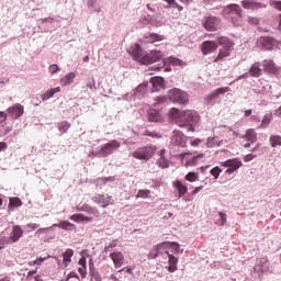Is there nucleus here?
Listing matches in <instances>:
<instances>
[{
    "label": "nucleus",
    "instance_id": "680f3d73",
    "mask_svg": "<svg viewBox=\"0 0 281 281\" xmlns=\"http://www.w3.org/2000/svg\"><path fill=\"white\" fill-rule=\"evenodd\" d=\"M256 157H258V154H248V155L244 156V161H246V162L254 161V159H256Z\"/></svg>",
    "mask_w": 281,
    "mask_h": 281
},
{
    "label": "nucleus",
    "instance_id": "c85d7f7f",
    "mask_svg": "<svg viewBox=\"0 0 281 281\" xmlns=\"http://www.w3.org/2000/svg\"><path fill=\"white\" fill-rule=\"evenodd\" d=\"M173 188L178 190V199H181L188 194V186L183 184L180 180L173 182Z\"/></svg>",
    "mask_w": 281,
    "mask_h": 281
},
{
    "label": "nucleus",
    "instance_id": "6ab92c4d",
    "mask_svg": "<svg viewBox=\"0 0 281 281\" xmlns=\"http://www.w3.org/2000/svg\"><path fill=\"white\" fill-rule=\"evenodd\" d=\"M241 5L245 10H260L262 8H267V4L254 0H244L241 1Z\"/></svg>",
    "mask_w": 281,
    "mask_h": 281
},
{
    "label": "nucleus",
    "instance_id": "72a5a7b5",
    "mask_svg": "<svg viewBox=\"0 0 281 281\" xmlns=\"http://www.w3.org/2000/svg\"><path fill=\"white\" fill-rule=\"evenodd\" d=\"M205 146L206 148H215V146H223V140H220L218 136L207 137Z\"/></svg>",
    "mask_w": 281,
    "mask_h": 281
},
{
    "label": "nucleus",
    "instance_id": "49530a36",
    "mask_svg": "<svg viewBox=\"0 0 281 281\" xmlns=\"http://www.w3.org/2000/svg\"><path fill=\"white\" fill-rule=\"evenodd\" d=\"M221 172H223V169L218 166H215L210 170V175L214 177L215 180L221 177Z\"/></svg>",
    "mask_w": 281,
    "mask_h": 281
},
{
    "label": "nucleus",
    "instance_id": "f704fd0d",
    "mask_svg": "<svg viewBox=\"0 0 281 281\" xmlns=\"http://www.w3.org/2000/svg\"><path fill=\"white\" fill-rule=\"evenodd\" d=\"M245 138L246 142H250V144H256V142H258V134L256 133V130L250 128L246 131Z\"/></svg>",
    "mask_w": 281,
    "mask_h": 281
},
{
    "label": "nucleus",
    "instance_id": "9d476101",
    "mask_svg": "<svg viewBox=\"0 0 281 281\" xmlns=\"http://www.w3.org/2000/svg\"><path fill=\"white\" fill-rule=\"evenodd\" d=\"M225 170V175H234L239 168H243V160L240 158H231L220 162Z\"/></svg>",
    "mask_w": 281,
    "mask_h": 281
},
{
    "label": "nucleus",
    "instance_id": "b1692460",
    "mask_svg": "<svg viewBox=\"0 0 281 281\" xmlns=\"http://www.w3.org/2000/svg\"><path fill=\"white\" fill-rule=\"evenodd\" d=\"M168 271L169 273H175V271H177L179 269L178 265H179V258H177L176 256H173L172 254H168Z\"/></svg>",
    "mask_w": 281,
    "mask_h": 281
},
{
    "label": "nucleus",
    "instance_id": "4468645a",
    "mask_svg": "<svg viewBox=\"0 0 281 281\" xmlns=\"http://www.w3.org/2000/svg\"><path fill=\"white\" fill-rule=\"evenodd\" d=\"M7 113L12 120H19V117H22L23 113H25V108L21 103H15L7 109Z\"/></svg>",
    "mask_w": 281,
    "mask_h": 281
},
{
    "label": "nucleus",
    "instance_id": "412c9836",
    "mask_svg": "<svg viewBox=\"0 0 281 281\" xmlns=\"http://www.w3.org/2000/svg\"><path fill=\"white\" fill-rule=\"evenodd\" d=\"M260 45H262L263 48L271 50L276 45H278V41L271 36H262L259 40Z\"/></svg>",
    "mask_w": 281,
    "mask_h": 281
},
{
    "label": "nucleus",
    "instance_id": "052dcab7",
    "mask_svg": "<svg viewBox=\"0 0 281 281\" xmlns=\"http://www.w3.org/2000/svg\"><path fill=\"white\" fill-rule=\"evenodd\" d=\"M89 276L93 278L95 281H102V276L100 274V271L90 272Z\"/></svg>",
    "mask_w": 281,
    "mask_h": 281
},
{
    "label": "nucleus",
    "instance_id": "e2e57ef3",
    "mask_svg": "<svg viewBox=\"0 0 281 281\" xmlns=\"http://www.w3.org/2000/svg\"><path fill=\"white\" fill-rule=\"evenodd\" d=\"M78 273L81 276L82 279L87 278V267L81 266L78 268Z\"/></svg>",
    "mask_w": 281,
    "mask_h": 281
},
{
    "label": "nucleus",
    "instance_id": "39448f33",
    "mask_svg": "<svg viewBox=\"0 0 281 281\" xmlns=\"http://www.w3.org/2000/svg\"><path fill=\"white\" fill-rule=\"evenodd\" d=\"M169 99L175 104H180L182 106H186V104L190 102V97L188 95V92L178 88L169 90Z\"/></svg>",
    "mask_w": 281,
    "mask_h": 281
},
{
    "label": "nucleus",
    "instance_id": "6e6d98bb",
    "mask_svg": "<svg viewBox=\"0 0 281 281\" xmlns=\"http://www.w3.org/2000/svg\"><path fill=\"white\" fill-rule=\"evenodd\" d=\"M155 102V106H157V104H166V102H168V98H166L165 95H159L156 97Z\"/></svg>",
    "mask_w": 281,
    "mask_h": 281
},
{
    "label": "nucleus",
    "instance_id": "ddd939ff",
    "mask_svg": "<svg viewBox=\"0 0 281 281\" xmlns=\"http://www.w3.org/2000/svg\"><path fill=\"white\" fill-rule=\"evenodd\" d=\"M171 144H173V146H179L180 148H186L188 144V137H186L181 131L175 130L171 136Z\"/></svg>",
    "mask_w": 281,
    "mask_h": 281
},
{
    "label": "nucleus",
    "instance_id": "a19ab883",
    "mask_svg": "<svg viewBox=\"0 0 281 281\" xmlns=\"http://www.w3.org/2000/svg\"><path fill=\"white\" fill-rule=\"evenodd\" d=\"M57 128L60 135H65V133H67V131L71 128V123H69L68 121H61L57 124Z\"/></svg>",
    "mask_w": 281,
    "mask_h": 281
},
{
    "label": "nucleus",
    "instance_id": "2f4dec72",
    "mask_svg": "<svg viewBox=\"0 0 281 281\" xmlns=\"http://www.w3.org/2000/svg\"><path fill=\"white\" fill-rule=\"evenodd\" d=\"M159 159H158V166L160 168H170V160L166 158V149H161L159 151Z\"/></svg>",
    "mask_w": 281,
    "mask_h": 281
},
{
    "label": "nucleus",
    "instance_id": "7ed1b4c3",
    "mask_svg": "<svg viewBox=\"0 0 281 281\" xmlns=\"http://www.w3.org/2000/svg\"><path fill=\"white\" fill-rule=\"evenodd\" d=\"M222 16H224L226 21H231L233 25H236V23L243 19V9L236 3L228 4L223 8Z\"/></svg>",
    "mask_w": 281,
    "mask_h": 281
},
{
    "label": "nucleus",
    "instance_id": "393cba45",
    "mask_svg": "<svg viewBox=\"0 0 281 281\" xmlns=\"http://www.w3.org/2000/svg\"><path fill=\"white\" fill-rule=\"evenodd\" d=\"M147 120L148 122H164V117L161 116V113L157 109H151L148 111Z\"/></svg>",
    "mask_w": 281,
    "mask_h": 281
},
{
    "label": "nucleus",
    "instance_id": "9b49d317",
    "mask_svg": "<svg viewBox=\"0 0 281 281\" xmlns=\"http://www.w3.org/2000/svg\"><path fill=\"white\" fill-rule=\"evenodd\" d=\"M271 263L267 257L257 258L256 265L254 267L255 273H258V277L262 276V273H269V269Z\"/></svg>",
    "mask_w": 281,
    "mask_h": 281
},
{
    "label": "nucleus",
    "instance_id": "37998d69",
    "mask_svg": "<svg viewBox=\"0 0 281 281\" xmlns=\"http://www.w3.org/2000/svg\"><path fill=\"white\" fill-rule=\"evenodd\" d=\"M270 146L272 148H278V146H281V136L280 135H271L269 138Z\"/></svg>",
    "mask_w": 281,
    "mask_h": 281
},
{
    "label": "nucleus",
    "instance_id": "c03bdc74",
    "mask_svg": "<svg viewBox=\"0 0 281 281\" xmlns=\"http://www.w3.org/2000/svg\"><path fill=\"white\" fill-rule=\"evenodd\" d=\"M186 181H189L190 183H194V181H199V172L191 171L188 172L184 177Z\"/></svg>",
    "mask_w": 281,
    "mask_h": 281
},
{
    "label": "nucleus",
    "instance_id": "7c9ffc66",
    "mask_svg": "<svg viewBox=\"0 0 281 281\" xmlns=\"http://www.w3.org/2000/svg\"><path fill=\"white\" fill-rule=\"evenodd\" d=\"M263 70L268 74H278V67H276V64L273 60H263L262 61Z\"/></svg>",
    "mask_w": 281,
    "mask_h": 281
},
{
    "label": "nucleus",
    "instance_id": "8fccbe9b",
    "mask_svg": "<svg viewBox=\"0 0 281 281\" xmlns=\"http://www.w3.org/2000/svg\"><path fill=\"white\" fill-rule=\"evenodd\" d=\"M137 196H140V199H149L150 198V190L140 189V190H138Z\"/></svg>",
    "mask_w": 281,
    "mask_h": 281
},
{
    "label": "nucleus",
    "instance_id": "1a4fd4ad",
    "mask_svg": "<svg viewBox=\"0 0 281 281\" xmlns=\"http://www.w3.org/2000/svg\"><path fill=\"white\" fill-rule=\"evenodd\" d=\"M153 155H155V147L144 146V147H138L132 154V157H134V159H139L140 161H148V159H153Z\"/></svg>",
    "mask_w": 281,
    "mask_h": 281
},
{
    "label": "nucleus",
    "instance_id": "bb28decb",
    "mask_svg": "<svg viewBox=\"0 0 281 281\" xmlns=\"http://www.w3.org/2000/svg\"><path fill=\"white\" fill-rule=\"evenodd\" d=\"M70 221H74L75 223H91L93 217L86 216L82 213H76L70 215Z\"/></svg>",
    "mask_w": 281,
    "mask_h": 281
},
{
    "label": "nucleus",
    "instance_id": "f3484780",
    "mask_svg": "<svg viewBox=\"0 0 281 281\" xmlns=\"http://www.w3.org/2000/svg\"><path fill=\"white\" fill-rule=\"evenodd\" d=\"M23 228L21 227V225H13L12 226V231L10 233V240L11 243H19L21 240V238H23Z\"/></svg>",
    "mask_w": 281,
    "mask_h": 281
},
{
    "label": "nucleus",
    "instance_id": "6e6552de",
    "mask_svg": "<svg viewBox=\"0 0 281 281\" xmlns=\"http://www.w3.org/2000/svg\"><path fill=\"white\" fill-rule=\"evenodd\" d=\"M202 26L206 32H216L221 27V18L212 14L205 15L202 19Z\"/></svg>",
    "mask_w": 281,
    "mask_h": 281
},
{
    "label": "nucleus",
    "instance_id": "69168bd1",
    "mask_svg": "<svg viewBox=\"0 0 281 281\" xmlns=\"http://www.w3.org/2000/svg\"><path fill=\"white\" fill-rule=\"evenodd\" d=\"M123 100H127V101L137 100V97L134 95V92H131V93L124 94Z\"/></svg>",
    "mask_w": 281,
    "mask_h": 281
},
{
    "label": "nucleus",
    "instance_id": "79ce46f5",
    "mask_svg": "<svg viewBox=\"0 0 281 281\" xmlns=\"http://www.w3.org/2000/svg\"><path fill=\"white\" fill-rule=\"evenodd\" d=\"M169 249H171L173 256H179V254H181V245L177 241H169Z\"/></svg>",
    "mask_w": 281,
    "mask_h": 281
},
{
    "label": "nucleus",
    "instance_id": "c9c22d12",
    "mask_svg": "<svg viewBox=\"0 0 281 281\" xmlns=\"http://www.w3.org/2000/svg\"><path fill=\"white\" fill-rule=\"evenodd\" d=\"M76 79V72H69L60 79L63 87H69Z\"/></svg>",
    "mask_w": 281,
    "mask_h": 281
},
{
    "label": "nucleus",
    "instance_id": "473e14b6",
    "mask_svg": "<svg viewBox=\"0 0 281 281\" xmlns=\"http://www.w3.org/2000/svg\"><path fill=\"white\" fill-rule=\"evenodd\" d=\"M21 205H23V202L20 198H10L8 210L9 212H13V210H16V207H21Z\"/></svg>",
    "mask_w": 281,
    "mask_h": 281
},
{
    "label": "nucleus",
    "instance_id": "58836bf2",
    "mask_svg": "<svg viewBox=\"0 0 281 281\" xmlns=\"http://www.w3.org/2000/svg\"><path fill=\"white\" fill-rule=\"evenodd\" d=\"M249 75L252 76V78H260V76H262V69H260V64H254L249 69Z\"/></svg>",
    "mask_w": 281,
    "mask_h": 281
},
{
    "label": "nucleus",
    "instance_id": "0eeeda50",
    "mask_svg": "<svg viewBox=\"0 0 281 281\" xmlns=\"http://www.w3.org/2000/svg\"><path fill=\"white\" fill-rule=\"evenodd\" d=\"M217 42L222 48H220L216 60H223V58H227V56H229L232 47H234V42L229 41L225 36L217 37Z\"/></svg>",
    "mask_w": 281,
    "mask_h": 281
},
{
    "label": "nucleus",
    "instance_id": "4c0bfd02",
    "mask_svg": "<svg viewBox=\"0 0 281 281\" xmlns=\"http://www.w3.org/2000/svg\"><path fill=\"white\" fill-rule=\"evenodd\" d=\"M79 254L81 257L78 261V265L80 267H87V258H91V254L89 252V249H83Z\"/></svg>",
    "mask_w": 281,
    "mask_h": 281
},
{
    "label": "nucleus",
    "instance_id": "774afa93",
    "mask_svg": "<svg viewBox=\"0 0 281 281\" xmlns=\"http://www.w3.org/2000/svg\"><path fill=\"white\" fill-rule=\"evenodd\" d=\"M87 87H88V89H95V79H90L87 82Z\"/></svg>",
    "mask_w": 281,
    "mask_h": 281
},
{
    "label": "nucleus",
    "instance_id": "a18cd8bd",
    "mask_svg": "<svg viewBox=\"0 0 281 281\" xmlns=\"http://www.w3.org/2000/svg\"><path fill=\"white\" fill-rule=\"evenodd\" d=\"M203 157H205V154H203V153H200V154H196V155L192 156L188 160L189 166H196V164H199V159H203Z\"/></svg>",
    "mask_w": 281,
    "mask_h": 281
},
{
    "label": "nucleus",
    "instance_id": "20e7f679",
    "mask_svg": "<svg viewBox=\"0 0 281 281\" xmlns=\"http://www.w3.org/2000/svg\"><path fill=\"white\" fill-rule=\"evenodd\" d=\"M120 146H121L120 142L112 139L109 143L93 149L90 153V157H99V158L109 157V155H113V151L117 150Z\"/></svg>",
    "mask_w": 281,
    "mask_h": 281
},
{
    "label": "nucleus",
    "instance_id": "f257e3e1",
    "mask_svg": "<svg viewBox=\"0 0 281 281\" xmlns=\"http://www.w3.org/2000/svg\"><path fill=\"white\" fill-rule=\"evenodd\" d=\"M131 56L140 65H153V63H159V60H161L160 64L153 66L151 69H154V71H161V69H164L166 74L172 71V68L168 65H173V67H183V65H186V61L175 56L164 58L161 50H150V53H148L144 50L139 44H134L131 47Z\"/></svg>",
    "mask_w": 281,
    "mask_h": 281
},
{
    "label": "nucleus",
    "instance_id": "dca6fc26",
    "mask_svg": "<svg viewBox=\"0 0 281 281\" xmlns=\"http://www.w3.org/2000/svg\"><path fill=\"white\" fill-rule=\"evenodd\" d=\"M218 40L215 41H204L202 43V54H204V56H207V54H214V52H216V49H218Z\"/></svg>",
    "mask_w": 281,
    "mask_h": 281
},
{
    "label": "nucleus",
    "instance_id": "de8ad7c7",
    "mask_svg": "<svg viewBox=\"0 0 281 281\" xmlns=\"http://www.w3.org/2000/svg\"><path fill=\"white\" fill-rule=\"evenodd\" d=\"M218 216H220V218L216 220V225H220L223 227V225H225V223H227V214L224 212H220Z\"/></svg>",
    "mask_w": 281,
    "mask_h": 281
},
{
    "label": "nucleus",
    "instance_id": "cd10ccee",
    "mask_svg": "<svg viewBox=\"0 0 281 281\" xmlns=\"http://www.w3.org/2000/svg\"><path fill=\"white\" fill-rule=\"evenodd\" d=\"M74 249L71 248H67L65 250V252L63 254V265H64V269H67L69 267V265H71V258H74Z\"/></svg>",
    "mask_w": 281,
    "mask_h": 281
},
{
    "label": "nucleus",
    "instance_id": "aec40b11",
    "mask_svg": "<svg viewBox=\"0 0 281 281\" xmlns=\"http://www.w3.org/2000/svg\"><path fill=\"white\" fill-rule=\"evenodd\" d=\"M110 258L113 261L115 269H120L124 265V254H122V251L111 252Z\"/></svg>",
    "mask_w": 281,
    "mask_h": 281
},
{
    "label": "nucleus",
    "instance_id": "5fc2aeb1",
    "mask_svg": "<svg viewBox=\"0 0 281 281\" xmlns=\"http://www.w3.org/2000/svg\"><path fill=\"white\" fill-rule=\"evenodd\" d=\"M144 135L146 136V137H153V138H157V139H159V138H161V135L159 134V133H157V132H150V131H148V130H146L145 132H144Z\"/></svg>",
    "mask_w": 281,
    "mask_h": 281
},
{
    "label": "nucleus",
    "instance_id": "a878e982",
    "mask_svg": "<svg viewBox=\"0 0 281 281\" xmlns=\"http://www.w3.org/2000/svg\"><path fill=\"white\" fill-rule=\"evenodd\" d=\"M78 212H87V214H92L93 216H100V211L98 209L89 205V204H82L77 206Z\"/></svg>",
    "mask_w": 281,
    "mask_h": 281
},
{
    "label": "nucleus",
    "instance_id": "4be33fe9",
    "mask_svg": "<svg viewBox=\"0 0 281 281\" xmlns=\"http://www.w3.org/2000/svg\"><path fill=\"white\" fill-rule=\"evenodd\" d=\"M146 91H148V81L139 83L136 89L133 90L134 98H137V100H142V98H144V95L146 94Z\"/></svg>",
    "mask_w": 281,
    "mask_h": 281
},
{
    "label": "nucleus",
    "instance_id": "603ef678",
    "mask_svg": "<svg viewBox=\"0 0 281 281\" xmlns=\"http://www.w3.org/2000/svg\"><path fill=\"white\" fill-rule=\"evenodd\" d=\"M54 23H56V19L54 18H45L42 19V25H47V27H52V25H54Z\"/></svg>",
    "mask_w": 281,
    "mask_h": 281
},
{
    "label": "nucleus",
    "instance_id": "e433bc0d",
    "mask_svg": "<svg viewBox=\"0 0 281 281\" xmlns=\"http://www.w3.org/2000/svg\"><path fill=\"white\" fill-rule=\"evenodd\" d=\"M145 38L147 43H160V41H166V36L157 33H150L149 35L145 36Z\"/></svg>",
    "mask_w": 281,
    "mask_h": 281
},
{
    "label": "nucleus",
    "instance_id": "338daca9",
    "mask_svg": "<svg viewBox=\"0 0 281 281\" xmlns=\"http://www.w3.org/2000/svg\"><path fill=\"white\" fill-rule=\"evenodd\" d=\"M250 153H257V157L262 154V150H260V144H257L252 149H250Z\"/></svg>",
    "mask_w": 281,
    "mask_h": 281
},
{
    "label": "nucleus",
    "instance_id": "423d86ee",
    "mask_svg": "<svg viewBox=\"0 0 281 281\" xmlns=\"http://www.w3.org/2000/svg\"><path fill=\"white\" fill-rule=\"evenodd\" d=\"M170 241H162L155 245L148 254L149 260H157L159 256H168L170 254Z\"/></svg>",
    "mask_w": 281,
    "mask_h": 281
},
{
    "label": "nucleus",
    "instance_id": "4d7b16f0",
    "mask_svg": "<svg viewBox=\"0 0 281 281\" xmlns=\"http://www.w3.org/2000/svg\"><path fill=\"white\" fill-rule=\"evenodd\" d=\"M270 5L281 12V0H272L270 1Z\"/></svg>",
    "mask_w": 281,
    "mask_h": 281
},
{
    "label": "nucleus",
    "instance_id": "ea45409f",
    "mask_svg": "<svg viewBox=\"0 0 281 281\" xmlns=\"http://www.w3.org/2000/svg\"><path fill=\"white\" fill-rule=\"evenodd\" d=\"M168 3L165 8L170 10H178V12H183V5L177 3V0H164Z\"/></svg>",
    "mask_w": 281,
    "mask_h": 281
},
{
    "label": "nucleus",
    "instance_id": "13d9d810",
    "mask_svg": "<svg viewBox=\"0 0 281 281\" xmlns=\"http://www.w3.org/2000/svg\"><path fill=\"white\" fill-rule=\"evenodd\" d=\"M46 260H49V256L38 257L36 260L33 261V265H37V267H41V265H43V262H45Z\"/></svg>",
    "mask_w": 281,
    "mask_h": 281
},
{
    "label": "nucleus",
    "instance_id": "3c124183",
    "mask_svg": "<svg viewBox=\"0 0 281 281\" xmlns=\"http://www.w3.org/2000/svg\"><path fill=\"white\" fill-rule=\"evenodd\" d=\"M38 227H41L40 224L36 223H31L24 226V229L27 232V234H30V232H34L35 229H38Z\"/></svg>",
    "mask_w": 281,
    "mask_h": 281
},
{
    "label": "nucleus",
    "instance_id": "f8f14e48",
    "mask_svg": "<svg viewBox=\"0 0 281 281\" xmlns=\"http://www.w3.org/2000/svg\"><path fill=\"white\" fill-rule=\"evenodd\" d=\"M227 91H229V87L217 88L205 98V104H207V106H214V104H216V100H218V97L225 95Z\"/></svg>",
    "mask_w": 281,
    "mask_h": 281
},
{
    "label": "nucleus",
    "instance_id": "c756f323",
    "mask_svg": "<svg viewBox=\"0 0 281 281\" xmlns=\"http://www.w3.org/2000/svg\"><path fill=\"white\" fill-rule=\"evenodd\" d=\"M56 93H60V87L50 88V89L46 90L41 95V98H42L43 102H47V100H49L50 98H54V95H56Z\"/></svg>",
    "mask_w": 281,
    "mask_h": 281
},
{
    "label": "nucleus",
    "instance_id": "a211bd4d",
    "mask_svg": "<svg viewBox=\"0 0 281 281\" xmlns=\"http://www.w3.org/2000/svg\"><path fill=\"white\" fill-rule=\"evenodd\" d=\"M56 227H59V229H64L65 232H74L76 231V224L67 221V220H61L57 224H53L50 228L56 229Z\"/></svg>",
    "mask_w": 281,
    "mask_h": 281
},
{
    "label": "nucleus",
    "instance_id": "f03ea898",
    "mask_svg": "<svg viewBox=\"0 0 281 281\" xmlns=\"http://www.w3.org/2000/svg\"><path fill=\"white\" fill-rule=\"evenodd\" d=\"M169 117L175 120L176 124L180 128H187V131L194 133L196 131V124H199V113L192 110L181 111L177 108H172L169 111Z\"/></svg>",
    "mask_w": 281,
    "mask_h": 281
},
{
    "label": "nucleus",
    "instance_id": "0e129e2a",
    "mask_svg": "<svg viewBox=\"0 0 281 281\" xmlns=\"http://www.w3.org/2000/svg\"><path fill=\"white\" fill-rule=\"evenodd\" d=\"M71 278H75L76 280L80 281V276H78L76 271H71L67 274V280H71Z\"/></svg>",
    "mask_w": 281,
    "mask_h": 281
},
{
    "label": "nucleus",
    "instance_id": "5701e85b",
    "mask_svg": "<svg viewBox=\"0 0 281 281\" xmlns=\"http://www.w3.org/2000/svg\"><path fill=\"white\" fill-rule=\"evenodd\" d=\"M93 203L101 205V207H109V203H111V196H104V194H98L91 198Z\"/></svg>",
    "mask_w": 281,
    "mask_h": 281
},
{
    "label": "nucleus",
    "instance_id": "2eb2a0df",
    "mask_svg": "<svg viewBox=\"0 0 281 281\" xmlns=\"http://www.w3.org/2000/svg\"><path fill=\"white\" fill-rule=\"evenodd\" d=\"M149 85H151V91H161V89H166V79L161 76H155L149 79Z\"/></svg>",
    "mask_w": 281,
    "mask_h": 281
},
{
    "label": "nucleus",
    "instance_id": "bf43d9fd",
    "mask_svg": "<svg viewBox=\"0 0 281 281\" xmlns=\"http://www.w3.org/2000/svg\"><path fill=\"white\" fill-rule=\"evenodd\" d=\"M49 74H58L60 71V67L57 64H53L48 67Z\"/></svg>",
    "mask_w": 281,
    "mask_h": 281
},
{
    "label": "nucleus",
    "instance_id": "09e8293b",
    "mask_svg": "<svg viewBox=\"0 0 281 281\" xmlns=\"http://www.w3.org/2000/svg\"><path fill=\"white\" fill-rule=\"evenodd\" d=\"M271 124V114H266L261 121L260 128H267Z\"/></svg>",
    "mask_w": 281,
    "mask_h": 281
},
{
    "label": "nucleus",
    "instance_id": "864d4df0",
    "mask_svg": "<svg viewBox=\"0 0 281 281\" xmlns=\"http://www.w3.org/2000/svg\"><path fill=\"white\" fill-rule=\"evenodd\" d=\"M0 243L5 248L7 245H12V239H10V236H0Z\"/></svg>",
    "mask_w": 281,
    "mask_h": 281
}]
</instances>
